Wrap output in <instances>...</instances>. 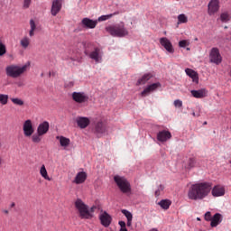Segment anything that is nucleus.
I'll use <instances>...</instances> for the list:
<instances>
[{
    "label": "nucleus",
    "instance_id": "obj_21",
    "mask_svg": "<svg viewBox=\"0 0 231 231\" xmlns=\"http://www.w3.org/2000/svg\"><path fill=\"white\" fill-rule=\"evenodd\" d=\"M71 143V140L68 137L60 136V147L63 148L64 151H69V145Z\"/></svg>",
    "mask_w": 231,
    "mask_h": 231
},
{
    "label": "nucleus",
    "instance_id": "obj_26",
    "mask_svg": "<svg viewBox=\"0 0 231 231\" xmlns=\"http://www.w3.org/2000/svg\"><path fill=\"white\" fill-rule=\"evenodd\" d=\"M40 174L43 180L51 181V178H50V175H48V171L46 170V166L44 164H42L40 168Z\"/></svg>",
    "mask_w": 231,
    "mask_h": 231
},
{
    "label": "nucleus",
    "instance_id": "obj_57",
    "mask_svg": "<svg viewBox=\"0 0 231 231\" xmlns=\"http://www.w3.org/2000/svg\"><path fill=\"white\" fill-rule=\"evenodd\" d=\"M56 140H59V136H56Z\"/></svg>",
    "mask_w": 231,
    "mask_h": 231
},
{
    "label": "nucleus",
    "instance_id": "obj_18",
    "mask_svg": "<svg viewBox=\"0 0 231 231\" xmlns=\"http://www.w3.org/2000/svg\"><path fill=\"white\" fill-rule=\"evenodd\" d=\"M89 57L95 62H102V51L99 48H96L90 52Z\"/></svg>",
    "mask_w": 231,
    "mask_h": 231
},
{
    "label": "nucleus",
    "instance_id": "obj_39",
    "mask_svg": "<svg viewBox=\"0 0 231 231\" xmlns=\"http://www.w3.org/2000/svg\"><path fill=\"white\" fill-rule=\"evenodd\" d=\"M187 46H190V42L189 40H182L179 42L180 48H187Z\"/></svg>",
    "mask_w": 231,
    "mask_h": 231
},
{
    "label": "nucleus",
    "instance_id": "obj_49",
    "mask_svg": "<svg viewBox=\"0 0 231 231\" xmlns=\"http://www.w3.org/2000/svg\"><path fill=\"white\" fill-rule=\"evenodd\" d=\"M16 84H17L18 88L23 87V82H18V83H16Z\"/></svg>",
    "mask_w": 231,
    "mask_h": 231
},
{
    "label": "nucleus",
    "instance_id": "obj_43",
    "mask_svg": "<svg viewBox=\"0 0 231 231\" xmlns=\"http://www.w3.org/2000/svg\"><path fill=\"white\" fill-rule=\"evenodd\" d=\"M32 5V0H23V8L27 9L30 8Z\"/></svg>",
    "mask_w": 231,
    "mask_h": 231
},
{
    "label": "nucleus",
    "instance_id": "obj_4",
    "mask_svg": "<svg viewBox=\"0 0 231 231\" xmlns=\"http://www.w3.org/2000/svg\"><path fill=\"white\" fill-rule=\"evenodd\" d=\"M106 32L112 35V37H125L129 35V32L124 26V23L116 24L106 27Z\"/></svg>",
    "mask_w": 231,
    "mask_h": 231
},
{
    "label": "nucleus",
    "instance_id": "obj_16",
    "mask_svg": "<svg viewBox=\"0 0 231 231\" xmlns=\"http://www.w3.org/2000/svg\"><path fill=\"white\" fill-rule=\"evenodd\" d=\"M190 93L194 98H205L208 96V90L206 88L191 90Z\"/></svg>",
    "mask_w": 231,
    "mask_h": 231
},
{
    "label": "nucleus",
    "instance_id": "obj_5",
    "mask_svg": "<svg viewBox=\"0 0 231 231\" xmlns=\"http://www.w3.org/2000/svg\"><path fill=\"white\" fill-rule=\"evenodd\" d=\"M114 181L116 183L118 189L123 192V194H127L131 192V184L125 177L116 175L114 177Z\"/></svg>",
    "mask_w": 231,
    "mask_h": 231
},
{
    "label": "nucleus",
    "instance_id": "obj_27",
    "mask_svg": "<svg viewBox=\"0 0 231 231\" xmlns=\"http://www.w3.org/2000/svg\"><path fill=\"white\" fill-rule=\"evenodd\" d=\"M121 212L127 219V226H131V225H133V214L127 209H122Z\"/></svg>",
    "mask_w": 231,
    "mask_h": 231
},
{
    "label": "nucleus",
    "instance_id": "obj_33",
    "mask_svg": "<svg viewBox=\"0 0 231 231\" xmlns=\"http://www.w3.org/2000/svg\"><path fill=\"white\" fill-rule=\"evenodd\" d=\"M220 21H222V23H228V21H230V14L228 13H222L220 14Z\"/></svg>",
    "mask_w": 231,
    "mask_h": 231
},
{
    "label": "nucleus",
    "instance_id": "obj_51",
    "mask_svg": "<svg viewBox=\"0 0 231 231\" xmlns=\"http://www.w3.org/2000/svg\"><path fill=\"white\" fill-rule=\"evenodd\" d=\"M0 165H3V158L0 156Z\"/></svg>",
    "mask_w": 231,
    "mask_h": 231
},
{
    "label": "nucleus",
    "instance_id": "obj_55",
    "mask_svg": "<svg viewBox=\"0 0 231 231\" xmlns=\"http://www.w3.org/2000/svg\"><path fill=\"white\" fill-rule=\"evenodd\" d=\"M187 51H190V48H187Z\"/></svg>",
    "mask_w": 231,
    "mask_h": 231
},
{
    "label": "nucleus",
    "instance_id": "obj_48",
    "mask_svg": "<svg viewBox=\"0 0 231 231\" xmlns=\"http://www.w3.org/2000/svg\"><path fill=\"white\" fill-rule=\"evenodd\" d=\"M192 116H200L199 114H196V112H192Z\"/></svg>",
    "mask_w": 231,
    "mask_h": 231
},
{
    "label": "nucleus",
    "instance_id": "obj_9",
    "mask_svg": "<svg viewBox=\"0 0 231 231\" xmlns=\"http://www.w3.org/2000/svg\"><path fill=\"white\" fill-rule=\"evenodd\" d=\"M72 99L74 102H77V104H84V102H88V100H89V97H88L84 92H73Z\"/></svg>",
    "mask_w": 231,
    "mask_h": 231
},
{
    "label": "nucleus",
    "instance_id": "obj_47",
    "mask_svg": "<svg viewBox=\"0 0 231 231\" xmlns=\"http://www.w3.org/2000/svg\"><path fill=\"white\" fill-rule=\"evenodd\" d=\"M2 212L3 214H5V216H8V214H10V211H8V209H3Z\"/></svg>",
    "mask_w": 231,
    "mask_h": 231
},
{
    "label": "nucleus",
    "instance_id": "obj_23",
    "mask_svg": "<svg viewBox=\"0 0 231 231\" xmlns=\"http://www.w3.org/2000/svg\"><path fill=\"white\" fill-rule=\"evenodd\" d=\"M87 178L88 174H86V172L79 171L75 177L74 183L80 185V183H84V181H86Z\"/></svg>",
    "mask_w": 231,
    "mask_h": 231
},
{
    "label": "nucleus",
    "instance_id": "obj_53",
    "mask_svg": "<svg viewBox=\"0 0 231 231\" xmlns=\"http://www.w3.org/2000/svg\"><path fill=\"white\" fill-rule=\"evenodd\" d=\"M120 231H127V228H121Z\"/></svg>",
    "mask_w": 231,
    "mask_h": 231
},
{
    "label": "nucleus",
    "instance_id": "obj_8",
    "mask_svg": "<svg viewBox=\"0 0 231 231\" xmlns=\"http://www.w3.org/2000/svg\"><path fill=\"white\" fill-rule=\"evenodd\" d=\"M23 131L26 138H30L33 134V133H35V128H33V123H32V120L27 119L26 121H24L23 125Z\"/></svg>",
    "mask_w": 231,
    "mask_h": 231
},
{
    "label": "nucleus",
    "instance_id": "obj_10",
    "mask_svg": "<svg viewBox=\"0 0 231 231\" xmlns=\"http://www.w3.org/2000/svg\"><path fill=\"white\" fill-rule=\"evenodd\" d=\"M161 46L168 51V53H174V47L171 40H168L167 37L160 38L159 40Z\"/></svg>",
    "mask_w": 231,
    "mask_h": 231
},
{
    "label": "nucleus",
    "instance_id": "obj_2",
    "mask_svg": "<svg viewBox=\"0 0 231 231\" xmlns=\"http://www.w3.org/2000/svg\"><path fill=\"white\" fill-rule=\"evenodd\" d=\"M75 207L77 208V210L79 213V217L81 219H91L93 217V212H95V210H97V206H93L92 208L88 207V205H86L84 203V201H82V199H78L75 202Z\"/></svg>",
    "mask_w": 231,
    "mask_h": 231
},
{
    "label": "nucleus",
    "instance_id": "obj_12",
    "mask_svg": "<svg viewBox=\"0 0 231 231\" xmlns=\"http://www.w3.org/2000/svg\"><path fill=\"white\" fill-rule=\"evenodd\" d=\"M158 88H162V84L160 82L151 84L145 88L143 92H141V97H148V95H151L152 91H156Z\"/></svg>",
    "mask_w": 231,
    "mask_h": 231
},
{
    "label": "nucleus",
    "instance_id": "obj_46",
    "mask_svg": "<svg viewBox=\"0 0 231 231\" xmlns=\"http://www.w3.org/2000/svg\"><path fill=\"white\" fill-rule=\"evenodd\" d=\"M67 88H73L74 83L73 81H70L69 83L66 84Z\"/></svg>",
    "mask_w": 231,
    "mask_h": 231
},
{
    "label": "nucleus",
    "instance_id": "obj_3",
    "mask_svg": "<svg viewBox=\"0 0 231 231\" xmlns=\"http://www.w3.org/2000/svg\"><path fill=\"white\" fill-rule=\"evenodd\" d=\"M28 69V65L19 66V65H9L5 68V73L7 77L11 79H19L22 75H24Z\"/></svg>",
    "mask_w": 231,
    "mask_h": 231
},
{
    "label": "nucleus",
    "instance_id": "obj_32",
    "mask_svg": "<svg viewBox=\"0 0 231 231\" xmlns=\"http://www.w3.org/2000/svg\"><path fill=\"white\" fill-rule=\"evenodd\" d=\"M158 205L164 210H169V208L171 207V202L169 199H162L158 203Z\"/></svg>",
    "mask_w": 231,
    "mask_h": 231
},
{
    "label": "nucleus",
    "instance_id": "obj_31",
    "mask_svg": "<svg viewBox=\"0 0 231 231\" xmlns=\"http://www.w3.org/2000/svg\"><path fill=\"white\" fill-rule=\"evenodd\" d=\"M31 40L27 36H24L21 41H20V46L23 48V50H26L28 46H30Z\"/></svg>",
    "mask_w": 231,
    "mask_h": 231
},
{
    "label": "nucleus",
    "instance_id": "obj_30",
    "mask_svg": "<svg viewBox=\"0 0 231 231\" xmlns=\"http://www.w3.org/2000/svg\"><path fill=\"white\" fill-rule=\"evenodd\" d=\"M31 136L32 143H41V142H42V135L38 132L36 134H32Z\"/></svg>",
    "mask_w": 231,
    "mask_h": 231
},
{
    "label": "nucleus",
    "instance_id": "obj_19",
    "mask_svg": "<svg viewBox=\"0 0 231 231\" xmlns=\"http://www.w3.org/2000/svg\"><path fill=\"white\" fill-rule=\"evenodd\" d=\"M212 196L214 198H219L225 196V188L223 186L217 185L213 189L211 188Z\"/></svg>",
    "mask_w": 231,
    "mask_h": 231
},
{
    "label": "nucleus",
    "instance_id": "obj_50",
    "mask_svg": "<svg viewBox=\"0 0 231 231\" xmlns=\"http://www.w3.org/2000/svg\"><path fill=\"white\" fill-rule=\"evenodd\" d=\"M62 0H59V10H60Z\"/></svg>",
    "mask_w": 231,
    "mask_h": 231
},
{
    "label": "nucleus",
    "instance_id": "obj_17",
    "mask_svg": "<svg viewBox=\"0 0 231 231\" xmlns=\"http://www.w3.org/2000/svg\"><path fill=\"white\" fill-rule=\"evenodd\" d=\"M50 131V123L44 121L43 123L40 124L37 127V133L44 136Z\"/></svg>",
    "mask_w": 231,
    "mask_h": 231
},
{
    "label": "nucleus",
    "instance_id": "obj_13",
    "mask_svg": "<svg viewBox=\"0 0 231 231\" xmlns=\"http://www.w3.org/2000/svg\"><path fill=\"white\" fill-rule=\"evenodd\" d=\"M100 223L105 228H107L109 225H111V222L113 221V217H111V215H109L107 212L104 211L99 216Z\"/></svg>",
    "mask_w": 231,
    "mask_h": 231
},
{
    "label": "nucleus",
    "instance_id": "obj_38",
    "mask_svg": "<svg viewBox=\"0 0 231 231\" xmlns=\"http://www.w3.org/2000/svg\"><path fill=\"white\" fill-rule=\"evenodd\" d=\"M178 21L179 23H188L189 22V18H187V15H185L184 14H180L178 16Z\"/></svg>",
    "mask_w": 231,
    "mask_h": 231
},
{
    "label": "nucleus",
    "instance_id": "obj_56",
    "mask_svg": "<svg viewBox=\"0 0 231 231\" xmlns=\"http://www.w3.org/2000/svg\"><path fill=\"white\" fill-rule=\"evenodd\" d=\"M72 60H77V58H73Z\"/></svg>",
    "mask_w": 231,
    "mask_h": 231
},
{
    "label": "nucleus",
    "instance_id": "obj_24",
    "mask_svg": "<svg viewBox=\"0 0 231 231\" xmlns=\"http://www.w3.org/2000/svg\"><path fill=\"white\" fill-rule=\"evenodd\" d=\"M221 221H223V219L221 218V214L217 213L211 218L210 226H212V228H215L216 226H217V225L221 223Z\"/></svg>",
    "mask_w": 231,
    "mask_h": 231
},
{
    "label": "nucleus",
    "instance_id": "obj_45",
    "mask_svg": "<svg viewBox=\"0 0 231 231\" xmlns=\"http://www.w3.org/2000/svg\"><path fill=\"white\" fill-rule=\"evenodd\" d=\"M118 225L121 226V228H126L125 227V223L124 221H119Z\"/></svg>",
    "mask_w": 231,
    "mask_h": 231
},
{
    "label": "nucleus",
    "instance_id": "obj_7",
    "mask_svg": "<svg viewBox=\"0 0 231 231\" xmlns=\"http://www.w3.org/2000/svg\"><path fill=\"white\" fill-rule=\"evenodd\" d=\"M209 60L213 62V64L219 65L223 62V57H221V53H219V49L214 47L211 49L209 53Z\"/></svg>",
    "mask_w": 231,
    "mask_h": 231
},
{
    "label": "nucleus",
    "instance_id": "obj_44",
    "mask_svg": "<svg viewBox=\"0 0 231 231\" xmlns=\"http://www.w3.org/2000/svg\"><path fill=\"white\" fill-rule=\"evenodd\" d=\"M174 106H175V107H182L183 102L180 99H177L174 101Z\"/></svg>",
    "mask_w": 231,
    "mask_h": 231
},
{
    "label": "nucleus",
    "instance_id": "obj_40",
    "mask_svg": "<svg viewBox=\"0 0 231 231\" xmlns=\"http://www.w3.org/2000/svg\"><path fill=\"white\" fill-rule=\"evenodd\" d=\"M6 53V45L0 40V57H3Z\"/></svg>",
    "mask_w": 231,
    "mask_h": 231
},
{
    "label": "nucleus",
    "instance_id": "obj_41",
    "mask_svg": "<svg viewBox=\"0 0 231 231\" xmlns=\"http://www.w3.org/2000/svg\"><path fill=\"white\" fill-rule=\"evenodd\" d=\"M165 187L163 185H160L158 189L155 190V197L158 198L162 192H163Z\"/></svg>",
    "mask_w": 231,
    "mask_h": 231
},
{
    "label": "nucleus",
    "instance_id": "obj_52",
    "mask_svg": "<svg viewBox=\"0 0 231 231\" xmlns=\"http://www.w3.org/2000/svg\"><path fill=\"white\" fill-rule=\"evenodd\" d=\"M14 207H15V203L13 202V203L11 204V208H14Z\"/></svg>",
    "mask_w": 231,
    "mask_h": 231
},
{
    "label": "nucleus",
    "instance_id": "obj_22",
    "mask_svg": "<svg viewBox=\"0 0 231 231\" xmlns=\"http://www.w3.org/2000/svg\"><path fill=\"white\" fill-rule=\"evenodd\" d=\"M77 124H78V126L80 127V129H86V127L89 125L90 121H89V118L88 117H78Z\"/></svg>",
    "mask_w": 231,
    "mask_h": 231
},
{
    "label": "nucleus",
    "instance_id": "obj_14",
    "mask_svg": "<svg viewBox=\"0 0 231 231\" xmlns=\"http://www.w3.org/2000/svg\"><path fill=\"white\" fill-rule=\"evenodd\" d=\"M81 24L83 28H88L90 30H93V28H97V24H98V22L97 20H91L89 18H83L81 21Z\"/></svg>",
    "mask_w": 231,
    "mask_h": 231
},
{
    "label": "nucleus",
    "instance_id": "obj_37",
    "mask_svg": "<svg viewBox=\"0 0 231 231\" xmlns=\"http://www.w3.org/2000/svg\"><path fill=\"white\" fill-rule=\"evenodd\" d=\"M196 167V158L191 157L188 160V169Z\"/></svg>",
    "mask_w": 231,
    "mask_h": 231
},
{
    "label": "nucleus",
    "instance_id": "obj_11",
    "mask_svg": "<svg viewBox=\"0 0 231 231\" xmlns=\"http://www.w3.org/2000/svg\"><path fill=\"white\" fill-rule=\"evenodd\" d=\"M217 12H219V0H211L208 5V14L214 15Z\"/></svg>",
    "mask_w": 231,
    "mask_h": 231
},
{
    "label": "nucleus",
    "instance_id": "obj_34",
    "mask_svg": "<svg viewBox=\"0 0 231 231\" xmlns=\"http://www.w3.org/2000/svg\"><path fill=\"white\" fill-rule=\"evenodd\" d=\"M113 15H116V13L101 15L100 17H98L97 21H99V23H102V21H107V20L111 19V17H113Z\"/></svg>",
    "mask_w": 231,
    "mask_h": 231
},
{
    "label": "nucleus",
    "instance_id": "obj_25",
    "mask_svg": "<svg viewBox=\"0 0 231 231\" xmlns=\"http://www.w3.org/2000/svg\"><path fill=\"white\" fill-rule=\"evenodd\" d=\"M151 79H152V74L146 73L141 79H138L136 85L137 86H143V84H147V82H149V80H151Z\"/></svg>",
    "mask_w": 231,
    "mask_h": 231
},
{
    "label": "nucleus",
    "instance_id": "obj_15",
    "mask_svg": "<svg viewBox=\"0 0 231 231\" xmlns=\"http://www.w3.org/2000/svg\"><path fill=\"white\" fill-rule=\"evenodd\" d=\"M171 138H172V134L169 131L162 130L157 134V140L159 142H167V140H171Z\"/></svg>",
    "mask_w": 231,
    "mask_h": 231
},
{
    "label": "nucleus",
    "instance_id": "obj_35",
    "mask_svg": "<svg viewBox=\"0 0 231 231\" xmlns=\"http://www.w3.org/2000/svg\"><path fill=\"white\" fill-rule=\"evenodd\" d=\"M11 102H13V104H14L15 106H24V101L18 97L11 98Z\"/></svg>",
    "mask_w": 231,
    "mask_h": 231
},
{
    "label": "nucleus",
    "instance_id": "obj_28",
    "mask_svg": "<svg viewBox=\"0 0 231 231\" xmlns=\"http://www.w3.org/2000/svg\"><path fill=\"white\" fill-rule=\"evenodd\" d=\"M51 15L55 16L57 14H59V0H54L52 2L51 10Z\"/></svg>",
    "mask_w": 231,
    "mask_h": 231
},
{
    "label": "nucleus",
    "instance_id": "obj_29",
    "mask_svg": "<svg viewBox=\"0 0 231 231\" xmlns=\"http://www.w3.org/2000/svg\"><path fill=\"white\" fill-rule=\"evenodd\" d=\"M30 27L29 37H33V35H35V31L37 30V25L35 24V21H33V19L30 20Z\"/></svg>",
    "mask_w": 231,
    "mask_h": 231
},
{
    "label": "nucleus",
    "instance_id": "obj_6",
    "mask_svg": "<svg viewBox=\"0 0 231 231\" xmlns=\"http://www.w3.org/2000/svg\"><path fill=\"white\" fill-rule=\"evenodd\" d=\"M107 132V125H106V122L103 120H99L97 123H95L94 125V133L96 135L100 138L103 134H106Z\"/></svg>",
    "mask_w": 231,
    "mask_h": 231
},
{
    "label": "nucleus",
    "instance_id": "obj_1",
    "mask_svg": "<svg viewBox=\"0 0 231 231\" xmlns=\"http://www.w3.org/2000/svg\"><path fill=\"white\" fill-rule=\"evenodd\" d=\"M212 191V184L210 182H199L190 186L188 191L189 199L198 201L205 199Z\"/></svg>",
    "mask_w": 231,
    "mask_h": 231
},
{
    "label": "nucleus",
    "instance_id": "obj_20",
    "mask_svg": "<svg viewBox=\"0 0 231 231\" xmlns=\"http://www.w3.org/2000/svg\"><path fill=\"white\" fill-rule=\"evenodd\" d=\"M186 75L192 79V81L195 82V84H198L199 82V77H198V72H196L192 69H185Z\"/></svg>",
    "mask_w": 231,
    "mask_h": 231
},
{
    "label": "nucleus",
    "instance_id": "obj_54",
    "mask_svg": "<svg viewBox=\"0 0 231 231\" xmlns=\"http://www.w3.org/2000/svg\"><path fill=\"white\" fill-rule=\"evenodd\" d=\"M197 221H201V219L199 217H197Z\"/></svg>",
    "mask_w": 231,
    "mask_h": 231
},
{
    "label": "nucleus",
    "instance_id": "obj_42",
    "mask_svg": "<svg viewBox=\"0 0 231 231\" xmlns=\"http://www.w3.org/2000/svg\"><path fill=\"white\" fill-rule=\"evenodd\" d=\"M212 214L210 213V211H208L206 214H205V220L206 221H212Z\"/></svg>",
    "mask_w": 231,
    "mask_h": 231
},
{
    "label": "nucleus",
    "instance_id": "obj_36",
    "mask_svg": "<svg viewBox=\"0 0 231 231\" xmlns=\"http://www.w3.org/2000/svg\"><path fill=\"white\" fill-rule=\"evenodd\" d=\"M0 103L3 106H6L8 104V95L0 94Z\"/></svg>",
    "mask_w": 231,
    "mask_h": 231
}]
</instances>
